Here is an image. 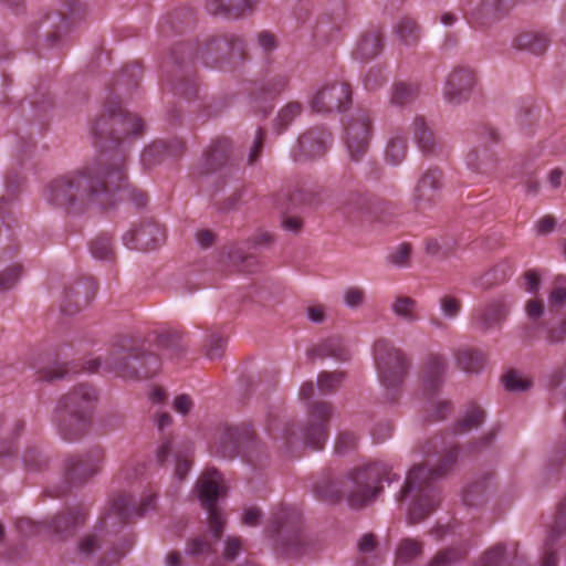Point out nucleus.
Listing matches in <instances>:
<instances>
[{"label": "nucleus", "instance_id": "1", "mask_svg": "<svg viewBox=\"0 0 566 566\" xmlns=\"http://www.w3.org/2000/svg\"><path fill=\"white\" fill-rule=\"evenodd\" d=\"M91 135L96 147L101 148V155L96 161L82 170L72 171L52 179L43 190L44 200L54 208L67 212H78L90 205L109 202V191L102 189L104 165L106 158L107 142L112 144L120 139L119 130L108 132V118L106 104L91 125Z\"/></svg>", "mask_w": 566, "mask_h": 566}, {"label": "nucleus", "instance_id": "2", "mask_svg": "<svg viewBox=\"0 0 566 566\" xmlns=\"http://www.w3.org/2000/svg\"><path fill=\"white\" fill-rule=\"evenodd\" d=\"M422 453L430 458L438 454L439 463L429 468L428 463L415 465L407 474L406 482L397 497L398 501L408 496L412 502L408 510V523L415 525L429 516L440 503V493L433 481L444 475L454 464L458 448L447 447L444 438L434 437L422 448Z\"/></svg>", "mask_w": 566, "mask_h": 566}, {"label": "nucleus", "instance_id": "3", "mask_svg": "<svg viewBox=\"0 0 566 566\" xmlns=\"http://www.w3.org/2000/svg\"><path fill=\"white\" fill-rule=\"evenodd\" d=\"M108 118V132L119 130L120 139L112 144L107 142L106 158L108 163L104 165L102 189L106 188L109 192V202L102 205L108 207L118 199H129L137 207H144L147 202V196L144 191L126 185V175L124 169L125 156L118 148L120 142L127 136H138L144 132V123L140 117L133 115L120 107L117 102L106 103Z\"/></svg>", "mask_w": 566, "mask_h": 566}, {"label": "nucleus", "instance_id": "4", "mask_svg": "<svg viewBox=\"0 0 566 566\" xmlns=\"http://www.w3.org/2000/svg\"><path fill=\"white\" fill-rule=\"evenodd\" d=\"M397 475L384 462H374L356 468L345 479L324 478L315 485L314 492L322 501L336 502L346 499L352 507H363L380 492L382 481L392 482Z\"/></svg>", "mask_w": 566, "mask_h": 566}, {"label": "nucleus", "instance_id": "5", "mask_svg": "<svg viewBox=\"0 0 566 566\" xmlns=\"http://www.w3.org/2000/svg\"><path fill=\"white\" fill-rule=\"evenodd\" d=\"M332 411L329 403L316 402L312 405L308 421L304 427L285 423L279 417H270L266 430L274 440L281 439L289 451L303 446L321 450L328 437V419Z\"/></svg>", "mask_w": 566, "mask_h": 566}, {"label": "nucleus", "instance_id": "6", "mask_svg": "<svg viewBox=\"0 0 566 566\" xmlns=\"http://www.w3.org/2000/svg\"><path fill=\"white\" fill-rule=\"evenodd\" d=\"M155 494L146 495L140 503H136L130 494L120 493L109 502L108 510L99 517L93 532L84 535L77 545V551L84 556H90L97 548L105 536L115 533L120 526L130 521L134 516H142L155 503Z\"/></svg>", "mask_w": 566, "mask_h": 566}, {"label": "nucleus", "instance_id": "7", "mask_svg": "<svg viewBox=\"0 0 566 566\" xmlns=\"http://www.w3.org/2000/svg\"><path fill=\"white\" fill-rule=\"evenodd\" d=\"M95 400L96 390L87 384L76 386L61 399L53 420L64 440L75 441L87 432Z\"/></svg>", "mask_w": 566, "mask_h": 566}, {"label": "nucleus", "instance_id": "8", "mask_svg": "<svg viewBox=\"0 0 566 566\" xmlns=\"http://www.w3.org/2000/svg\"><path fill=\"white\" fill-rule=\"evenodd\" d=\"M197 492L208 513L209 533L188 543L187 552L193 556L213 551V543L220 539L226 523L222 513L216 506L218 497L223 492L221 474L214 469L206 470L197 481Z\"/></svg>", "mask_w": 566, "mask_h": 566}, {"label": "nucleus", "instance_id": "9", "mask_svg": "<svg viewBox=\"0 0 566 566\" xmlns=\"http://www.w3.org/2000/svg\"><path fill=\"white\" fill-rule=\"evenodd\" d=\"M375 364L387 398L396 401L408 373L409 364L403 353L387 339H378L374 345Z\"/></svg>", "mask_w": 566, "mask_h": 566}, {"label": "nucleus", "instance_id": "10", "mask_svg": "<svg viewBox=\"0 0 566 566\" xmlns=\"http://www.w3.org/2000/svg\"><path fill=\"white\" fill-rule=\"evenodd\" d=\"M102 365L105 369L114 370L124 378H149L156 375L160 368V359L154 353L139 350L116 352L104 361L97 358L90 363L88 370L96 371Z\"/></svg>", "mask_w": 566, "mask_h": 566}, {"label": "nucleus", "instance_id": "11", "mask_svg": "<svg viewBox=\"0 0 566 566\" xmlns=\"http://www.w3.org/2000/svg\"><path fill=\"white\" fill-rule=\"evenodd\" d=\"M86 517V510L83 506H76L61 512L49 523H35L27 517L19 518L15 522V527L25 536L41 534L45 531L59 539H66L85 524Z\"/></svg>", "mask_w": 566, "mask_h": 566}, {"label": "nucleus", "instance_id": "12", "mask_svg": "<svg viewBox=\"0 0 566 566\" xmlns=\"http://www.w3.org/2000/svg\"><path fill=\"white\" fill-rule=\"evenodd\" d=\"M352 102V91L343 80H327L310 98L314 112L332 113L344 111Z\"/></svg>", "mask_w": 566, "mask_h": 566}, {"label": "nucleus", "instance_id": "13", "mask_svg": "<svg viewBox=\"0 0 566 566\" xmlns=\"http://www.w3.org/2000/svg\"><path fill=\"white\" fill-rule=\"evenodd\" d=\"M222 35H208L193 46L192 44H180L174 49L171 59L177 64H182L185 57L191 61H200L206 66L218 67L226 55V50H218L214 41L222 39Z\"/></svg>", "mask_w": 566, "mask_h": 566}, {"label": "nucleus", "instance_id": "14", "mask_svg": "<svg viewBox=\"0 0 566 566\" xmlns=\"http://www.w3.org/2000/svg\"><path fill=\"white\" fill-rule=\"evenodd\" d=\"M104 453L101 448H93L82 454H73L65 459L64 476L70 485H81L99 472Z\"/></svg>", "mask_w": 566, "mask_h": 566}, {"label": "nucleus", "instance_id": "15", "mask_svg": "<svg viewBox=\"0 0 566 566\" xmlns=\"http://www.w3.org/2000/svg\"><path fill=\"white\" fill-rule=\"evenodd\" d=\"M345 142L353 160L357 161L367 151L370 135H371V120L370 115L365 109H358L352 115L346 124Z\"/></svg>", "mask_w": 566, "mask_h": 566}, {"label": "nucleus", "instance_id": "16", "mask_svg": "<svg viewBox=\"0 0 566 566\" xmlns=\"http://www.w3.org/2000/svg\"><path fill=\"white\" fill-rule=\"evenodd\" d=\"M481 137L485 144H481L469 151L465 163L472 171L489 176L496 169L497 157L494 150L486 145V142L496 144L500 140V136L495 128L486 126L482 129Z\"/></svg>", "mask_w": 566, "mask_h": 566}, {"label": "nucleus", "instance_id": "17", "mask_svg": "<svg viewBox=\"0 0 566 566\" xmlns=\"http://www.w3.org/2000/svg\"><path fill=\"white\" fill-rule=\"evenodd\" d=\"M476 85V75L469 67H455L448 76L443 93L452 104L467 102Z\"/></svg>", "mask_w": 566, "mask_h": 566}, {"label": "nucleus", "instance_id": "18", "mask_svg": "<svg viewBox=\"0 0 566 566\" xmlns=\"http://www.w3.org/2000/svg\"><path fill=\"white\" fill-rule=\"evenodd\" d=\"M165 235V229L159 223L147 221L126 232L123 241L129 249L150 250L164 242Z\"/></svg>", "mask_w": 566, "mask_h": 566}, {"label": "nucleus", "instance_id": "19", "mask_svg": "<svg viewBox=\"0 0 566 566\" xmlns=\"http://www.w3.org/2000/svg\"><path fill=\"white\" fill-rule=\"evenodd\" d=\"M253 436V430L247 424L229 427L221 433L213 449L221 457L231 458L239 453L241 448L252 443Z\"/></svg>", "mask_w": 566, "mask_h": 566}, {"label": "nucleus", "instance_id": "20", "mask_svg": "<svg viewBox=\"0 0 566 566\" xmlns=\"http://www.w3.org/2000/svg\"><path fill=\"white\" fill-rule=\"evenodd\" d=\"M331 135L323 128L315 127L298 138L297 146L293 150L295 160L316 158L323 156L327 148Z\"/></svg>", "mask_w": 566, "mask_h": 566}, {"label": "nucleus", "instance_id": "21", "mask_svg": "<svg viewBox=\"0 0 566 566\" xmlns=\"http://www.w3.org/2000/svg\"><path fill=\"white\" fill-rule=\"evenodd\" d=\"M289 81L290 77L286 73H275L269 76L260 88L252 92L250 103L256 108V112L268 113L271 109L269 101L283 92Z\"/></svg>", "mask_w": 566, "mask_h": 566}, {"label": "nucleus", "instance_id": "22", "mask_svg": "<svg viewBox=\"0 0 566 566\" xmlns=\"http://www.w3.org/2000/svg\"><path fill=\"white\" fill-rule=\"evenodd\" d=\"M442 186V172L438 168L428 169L419 179L415 189V199L419 205L434 202Z\"/></svg>", "mask_w": 566, "mask_h": 566}, {"label": "nucleus", "instance_id": "23", "mask_svg": "<svg viewBox=\"0 0 566 566\" xmlns=\"http://www.w3.org/2000/svg\"><path fill=\"white\" fill-rule=\"evenodd\" d=\"M184 150V143L180 139H174L170 143L165 140H156L146 147L142 154V163L146 167H150L160 163L166 157L179 156Z\"/></svg>", "mask_w": 566, "mask_h": 566}, {"label": "nucleus", "instance_id": "24", "mask_svg": "<svg viewBox=\"0 0 566 566\" xmlns=\"http://www.w3.org/2000/svg\"><path fill=\"white\" fill-rule=\"evenodd\" d=\"M260 0H207V9L212 14H226L230 18H241L252 13Z\"/></svg>", "mask_w": 566, "mask_h": 566}, {"label": "nucleus", "instance_id": "25", "mask_svg": "<svg viewBox=\"0 0 566 566\" xmlns=\"http://www.w3.org/2000/svg\"><path fill=\"white\" fill-rule=\"evenodd\" d=\"M566 531V500L560 504L555 523L543 548L541 566H556L557 557L555 545L559 536Z\"/></svg>", "mask_w": 566, "mask_h": 566}, {"label": "nucleus", "instance_id": "26", "mask_svg": "<svg viewBox=\"0 0 566 566\" xmlns=\"http://www.w3.org/2000/svg\"><path fill=\"white\" fill-rule=\"evenodd\" d=\"M95 282L87 280L86 283L78 282L65 292V303L62 304V312L74 314L92 300L95 293Z\"/></svg>", "mask_w": 566, "mask_h": 566}, {"label": "nucleus", "instance_id": "27", "mask_svg": "<svg viewBox=\"0 0 566 566\" xmlns=\"http://www.w3.org/2000/svg\"><path fill=\"white\" fill-rule=\"evenodd\" d=\"M447 360L441 355H430L423 369L424 390L433 394L442 382Z\"/></svg>", "mask_w": 566, "mask_h": 566}, {"label": "nucleus", "instance_id": "28", "mask_svg": "<svg viewBox=\"0 0 566 566\" xmlns=\"http://www.w3.org/2000/svg\"><path fill=\"white\" fill-rule=\"evenodd\" d=\"M19 185L20 179L18 177L13 179L11 176H7L6 186L8 195L0 198V218L8 227L11 226L10 222L14 219L15 211L19 207L14 196V191Z\"/></svg>", "mask_w": 566, "mask_h": 566}, {"label": "nucleus", "instance_id": "29", "mask_svg": "<svg viewBox=\"0 0 566 566\" xmlns=\"http://www.w3.org/2000/svg\"><path fill=\"white\" fill-rule=\"evenodd\" d=\"M382 50V38L381 34L376 31H369L361 35L354 55L359 60H370L377 56Z\"/></svg>", "mask_w": 566, "mask_h": 566}, {"label": "nucleus", "instance_id": "30", "mask_svg": "<svg viewBox=\"0 0 566 566\" xmlns=\"http://www.w3.org/2000/svg\"><path fill=\"white\" fill-rule=\"evenodd\" d=\"M507 315V307L502 300L491 302L479 313L478 324L482 328H491L501 324Z\"/></svg>", "mask_w": 566, "mask_h": 566}, {"label": "nucleus", "instance_id": "31", "mask_svg": "<svg viewBox=\"0 0 566 566\" xmlns=\"http://www.w3.org/2000/svg\"><path fill=\"white\" fill-rule=\"evenodd\" d=\"M412 132L419 149L423 154H430L436 147V137L423 117H416L412 123Z\"/></svg>", "mask_w": 566, "mask_h": 566}, {"label": "nucleus", "instance_id": "32", "mask_svg": "<svg viewBox=\"0 0 566 566\" xmlns=\"http://www.w3.org/2000/svg\"><path fill=\"white\" fill-rule=\"evenodd\" d=\"M301 520L298 511L295 509L281 507L273 517L269 532L279 534L284 530H295Z\"/></svg>", "mask_w": 566, "mask_h": 566}, {"label": "nucleus", "instance_id": "33", "mask_svg": "<svg viewBox=\"0 0 566 566\" xmlns=\"http://www.w3.org/2000/svg\"><path fill=\"white\" fill-rule=\"evenodd\" d=\"M515 45L520 50H526L534 54H542L548 46V39L543 33L524 32L516 38Z\"/></svg>", "mask_w": 566, "mask_h": 566}, {"label": "nucleus", "instance_id": "34", "mask_svg": "<svg viewBox=\"0 0 566 566\" xmlns=\"http://www.w3.org/2000/svg\"><path fill=\"white\" fill-rule=\"evenodd\" d=\"M230 143L227 138L214 140L206 151L207 171H212L221 166L228 158Z\"/></svg>", "mask_w": 566, "mask_h": 566}, {"label": "nucleus", "instance_id": "35", "mask_svg": "<svg viewBox=\"0 0 566 566\" xmlns=\"http://www.w3.org/2000/svg\"><path fill=\"white\" fill-rule=\"evenodd\" d=\"M419 94L416 83L398 82L392 86L390 102L397 106H403L413 102Z\"/></svg>", "mask_w": 566, "mask_h": 566}, {"label": "nucleus", "instance_id": "36", "mask_svg": "<svg viewBox=\"0 0 566 566\" xmlns=\"http://www.w3.org/2000/svg\"><path fill=\"white\" fill-rule=\"evenodd\" d=\"M218 44V50H226V54H230L240 61L247 57L245 42L235 34H223L222 39L214 41Z\"/></svg>", "mask_w": 566, "mask_h": 566}, {"label": "nucleus", "instance_id": "37", "mask_svg": "<svg viewBox=\"0 0 566 566\" xmlns=\"http://www.w3.org/2000/svg\"><path fill=\"white\" fill-rule=\"evenodd\" d=\"M400 42L406 46L415 45L420 38V29L411 18H402L395 28Z\"/></svg>", "mask_w": 566, "mask_h": 566}, {"label": "nucleus", "instance_id": "38", "mask_svg": "<svg viewBox=\"0 0 566 566\" xmlns=\"http://www.w3.org/2000/svg\"><path fill=\"white\" fill-rule=\"evenodd\" d=\"M457 361L464 371H478L484 364V356L480 350L462 348L457 353Z\"/></svg>", "mask_w": 566, "mask_h": 566}, {"label": "nucleus", "instance_id": "39", "mask_svg": "<svg viewBox=\"0 0 566 566\" xmlns=\"http://www.w3.org/2000/svg\"><path fill=\"white\" fill-rule=\"evenodd\" d=\"M422 542L415 538H403L396 549V562L406 564L417 558L422 553Z\"/></svg>", "mask_w": 566, "mask_h": 566}, {"label": "nucleus", "instance_id": "40", "mask_svg": "<svg viewBox=\"0 0 566 566\" xmlns=\"http://www.w3.org/2000/svg\"><path fill=\"white\" fill-rule=\"evenodd\" d=\"M407 155V139L402 135H397L388 140L385 159L387 163L396 166L403 161Z\"/></svg>", "mask_w": 566, "mask_h": 566}, {"label": "nucleus", "instance_id": "41", "mask_svg": "<svg viewBox=\"0 0 566 566\" xmlns=\"http://www.w3.org/2000/svg\"><path fill=\"white\" fill-rule=\"evenodd\" d=\"M82 12V4L76 0H71L64 4L59 12L50 13L46 20L55 25L56 21L63 24L73 23Z\"/></svg>", "mask_w": 566, "mask_h": 566}, {"label": "nucleus", "instance_id": "42", "mask_svg": "<svg viewBox=\"0 0 566 566\" xmlns=\"http://www.w3.org/2000/svg\"><path fill=\"white\" fill-rule=\"evenodd\" d=\"M392 312L405 319L412 323L419 318L417 311V302L408 296H398L391 305Z\"/></svg>", "mask_w": 566, "mask_h": 566}, {"label": "nucleus", "instance_id": "43", "mask_svg": "<svg viewBox=\"0 0 566 566\" xmlns=\"http://www.w3.org/2000/svg\"><path fill=\"white\" fill-rule=\"evenodd\" d=\"M317 350L321 356H331L338 360H347L349 352L344 346L343 340L338 337H332L322 343Z\"/></svg>", "mask_w": 566, "mask_h": 566}, {"label": "nucleus", "instance_id": "44", "mask_svg": "<svg viewBox=\"0 0 566 566\" xmlns=\"http://www.w3.org/2000/svg\"><path fill=\"white\" fill-rule=\"evenodd\" d=\"M175 457V475L181 481L188 474L192 463V448L187 444L179 448L174 453Z\"/></svg>", "mask_w": 566, "mask_h": 566}, {"label": "nucleus", "instance_id": "45", "mask_svg": "<svg viewBox=\"0 0 566 566\" xmlns=\"http://www.w3.org/2000/svg\"><path fill=\"white\" fill-rule=\"evenodd\" d=\"M484 420V411L476 406L471 407L455 427V433H463L479 427Z\"/></svg>", "mask_w": 566, "mask_h": 566}, {"label": "nucleus", "instance_id": "46", "mask_svg": "<svg viewBox=\"0 0 566 566\" xmlns=\"http://www.w3.org/2000/svg\"><path fill=\"white\" fill-rule=\"evenodd\" d=\"M303 106L298 102H290L282 107L276 117V125L280 132L284 130L297 116L301 115Z\"/></svg>", "mask_w": 566, "mask_h": 566}, {"label": "nucleus", "instance_id": "47", "mask_svg": "<svg viewBox=\"0 0 566 566\" xmlns=\"http://www.w3.org/2000/svg\"><path fill=\"white\" fill-rule=\"evenodd\" d=\"M439 306L444 318L452 321L459 316L462 310V302L454 295L444 294L439 298Z\"/></svg>", "mask_w": 566, "mask_h": 566}, {"label": "nucleus", "instance_id": "48", "mask_svg": "<svg viewBox=\"0 0 566 566\" xmlns=\"http://www.w3.org/2000/svg\"><path fill=\"white\" fill-rule=\"evenodd\" d=\"M467 554V549L463 547H452L439 552L430 562V566H450L463 558Z\"/></svg>", "mask_w": 566, "mask_h": 566}, {"label": "nucleus", "instance_id": "49", "mask_svg": "<svg viewBox=\"0 0 566 566\" xmlns=\"http://www.w3.org/2000/svg\"><path fill=\"white\" fill-rule=\"evenodd\" d=\"M486 490L488 484L485 480L472 482L464 490L463 500L470 506L478 505L484 500Z\"/></svg>", "mask_w": 566, "mask_h": 566}, {"label": "nucleus", "instance_id": "50", "mask_svg": "<svg viewBox=\"0 0 566 566\" xmlns=\"http://www.w3.org/2000/svg\"><path fill=\"white\" fill-rule=\"evenodd\" d=\"M548 303L551 308H560L566 304V276H558L553 283Z\"/></svg>", "mask_w": 566, "mask_h": 566}, {"label": "nucleus", "instance_id": "51", "mask_svg": "<svg viewBox=\"0 0 566 566\" xmlns=\"http://www.w3.org/2000/svg\"><path fill=\"white\" fill-rule=\"evenodd\" d=\"M90 249L95 259L109 260L113 256L112 240L108 235L97 237L92 241Z\"/></svg>", "mask_w": 566, "mask_h": 566}, {"label": "nucleus", "instance_id": "52", "mask_svg": "<svg viewBox=\"0 0 566 566\" xmlns=\"http://www.w3.org/2000/svg\"><path fill=\"white\" fill-rule=\"evenodd\" d=\"M343 378L342 373H322L317 380L318 390L323 395L332 394L340 386Z\"/></svg>", "mask_w": 566, "mask_h": 566}, {"label": "nucleus", "instance_id": "53", "mask_svg": "<svg viewBox=\"0 0 566 566\" xmlns=\"http://www.w3.org/2000/svg\"><path fill=\"white\" fill-rule=\"evenodd\" d=\"M505 562V547L497 544L484 553L479 566H504Z\"/></svg>", "mask_w": 566, "mask_h": 566}, {"label": "nucleus", "instance_id": "54", "mask_svg": "<svg viewBox=\"0 0 566 566\" xmlns=\"http://www.w3.org/2000/svg\"><path fill=\"white\" fill-rule=\"evenodd\" d=\"M22 272L20 264H12L0 272V292L10 290L15 285Z\"/></svg>", "mask_w": 566, "mask_h": 566}, {"label": "nucleus", "instance_id": "55", "mask_svg": "<svg viewBox=\"0 0 566 566\" xmlns=\"http://www.w3.org/2000/svg\"><path fill=\"white\" fill-rule=\"evenodd\" d=\"M387 80L384 70L380 66H373L365 75L363 82L364 86L368 91H375L379 88Z\"/></svg>", "mask_w": 566, "mask_h": 566}, {"label": "nucleus", "instance_id": "56", "mask_svg": "<svg viewBox=\"0 0 566 566\" xmlns=\"http://www.w3.org/2000/svg\"><path fill=\"white\" fill-rule=\"evenodd\" d=\"M503 381L505 388L511 391H523L530 387V381L516 370L506 373Z\"/></svg>", "mask_w": 566, "mask_h": 566}, {"label": "nucleus", "instance_id": "57", "mask_svg": "<svg viewBox=\"0 0 566 566\" xmlns=\"http://www.w3.org/2000/svg\"><path fill=\"white\" fill-rule=\"evenodd\" d=\"M133 546L132 539H126L125 544L120 547H113L109 552L105 554V556L101 559L99 566H112L113 564L118 563L126 553Z\"/></svg>", "mask_w": 566, "mask_h": 566}, {"label": "nucleus", "instance_id": "58", "mask_svg": "<svg viewBox=\"0 0 566 566\" xmlns=\"http://www.w3.org/2000/svg\"><path fill=\"white\" fill-rule=\"evenodd\" d=\"M226 347V339L222 335L213 333L208 338L206 354L210 359H216L222 356Z\"/></svg>", "mask_w": 566, "mask_h": 566}, {"label": "nucleus", "instance_id": "59", "mask_svg": "<svg viewBox=\"0 0 566 566\" xmlns=\"http://www.w3.org/2000/svg\"><path fill=\"white\" fill-rule=\"evenodd\" d=\"M357 444V437L349 431L340 432L336 439L335 451L339 454L346 453Z\"/></svg>", "mask_w": 566, "mask_h": 566}, {"label": "nucleus", "instance_id": "60", "mask_svg": "<svg viewBox=\"0 0 566 566\" xmlns=\"http://www.w3.org/2000/svg\"><path fill=\"white\" fill-rule=\"evenodd\" d=\"M171 88L175 91L176 94H180L186 96L187 98H191L197 93L198 85L195 77H186L177 82L176 84H172Z\"/></svg>", "mask_w": 566, "mask_h": 566}, {"label": "nucleus", "instance_id": "61", "mask_svg": "<svg viewBox=\"0 0 566 566\" xmlns=\"http://www.w3.org/2000/svg\"><path fill=\"white\" fill-rule=\"evenodd\" d=\"M242 549V539L239 536H229L224 543L223 558L232 562Z\"/></svg>", "mask_w": 566, "mask_h": 566}, {"label": "nucleus", "instance_id": "62", "mask_svg": "<svg viewBox=\"0 0 566 566\" xmlns=\"http://www.w3.org/2000/svg\"><path fill=\"white\" fill-rule=\"evenodd\" d=\"M411 248L408 243H401L390 255L389 260L392 264L405 266L408 264Z\"/></svg>", "mask_w": 566, "mask_h": 566}, {"label": "nucleus", "instance_id": "63", "mask_svg": "<svg viewBox=\"0 0 566 566\" xmlns=\"http://www.w3.org/2000/svg\"><path fill=\"white\" fill-rule=\"evenodd\" d=\"M24 463L28 469L40 470L46 460L36 448L29 449L24 454Z\"/></svg>", "mask_w": 566, "mask_h": 566}, {"label": "nucleus", "instance_id": "64", "mask_svg": "<svg viewBox=\"0 0 566 566\" xmlns=\"http://www.w3.org/2000/svg\"><path fill=\"white\" fill-rule=\"evenodd\" d=\"M365 298V291L361 287L352 286L344 293V302L349 307L359 306Z\"/></svg>", "mask_w": 566, "mask_h": 566}]
</instances>
